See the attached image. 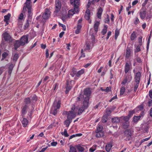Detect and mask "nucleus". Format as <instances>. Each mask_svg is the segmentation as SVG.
I'll return each instance as SVG.
<instances>
[{"label": "nucleus", "instance_id": "f257e3e1", "mask_svg": "<svg viewBox=\"0 0 152 152\" xmlns=\"http://www.w3.org/2000/svg\"><path fill=\"white\" fill-rule=\"evenodd\" d=\"M32 7L31 0H26L25 3L23 5L22 12L24 13H25L27 11V8L28 10V18L29 19L31 18L32 15L31 12L32 10Z\"/></svg>", "mask_w": 152, "mask_h": 152}, {"label": "nucleus", "instance_id": "f03ea898", "mask_svg": "<svg viewBox=\"0 0 152 152\" xmlns=\"http://www.w3.org/2000/svg\"><path fill=\"white\" fill-rule=\"evenodd\" d=\"M91 94V91L89 88H86L84 90V95L80 94L79 97H77L78 101L84 98L83 102H88L89 103L90 96Z\"/></svg>", "mask_w": 152, "mask_h": 152}, {"label": "nucleus", "instance_id": "7ed1b4c3", "mask_svg": "<svg viewBox=\"0 0 152 152\" xmlns=\"http://www.w3.org/2000/svg\"><path fill=\"white\" fill-rule=\"evenodd\" d=\"M61 104L60 100H55L54 101L51 108V112L52 114L55 115L57 113L60 107Z\"/></svg>", "mask_w": 152, "mask_h": 152}, {"label": "nucleus", "instance_id": "20e7f679", "mask_svg": "<svg viewBox=\"0 0 152 152\" xmlns=\"http://www.w3.org/2000/svg\"><path fill=\"white\" fill-rule=\"evenodd\" d=\"M71 4L73 6L75 11L77 13L79 12V7L80 4V0H70Z\"/></svg>", "mask_w": 152, "mask_h": 152}, {"label": "nucleus", "instance_id": "39448f33", "mask_svg": "<svg viewBox=\"0 0 152 152\" xmlns=\"http://www.w3.org/2000/svg\"><path fill=\"white\" fill-rule=\"evenodd\" d=\"M77 112L69 111L67 112L64 111L63 113V114L65 115H67V118L68 119L72 120V119L74 118L76 115Z\"/></svg>", "mask_w": 152, "mask_h": 152}, {"label": "nucleus", "instance_id": "423d86ee", "mask_svg": "<svg viewBox=\"0 0 152 152\" xmlns=\"http://www.w3.org/2000/svg\"><path fill=\"white\" fill-rule=\"evenodd\" d=\"M2 36L5 41L9 43H11L12 42V37L7 32H5L3 33Z\"/></svg>", "mask_w": 152, "mask_h": 152}, {"label": "nucleus", "instance_id": "0eeeda50", "mask_svg": "<svg viewBox=\"0 0 152 152\" xmlns=\"http://www.w3.org/2000/svg\"><path fill=\"white\" fill-rule=\"evenodd\" d=\"M83 106L80 107L78 110L77 113L78 115L81 114L84 111V110L86 109L88 107L89 104L88 103L83 101Z\"/></svg>", "mask_w": 152, "mask_h": 152}, {"label": "nucleus", "instance_id": "6e6552de", "mask_svg": "<svg viewBox=\"0 0 152 152\" xmlns=\"http://www.w3.org/2000/svg\"><path fill=\"white\" fill-rule=\"evenodd\" d=\"M28 35H26L23 36L20 39V42L21 46H23L28 43Z\"/></svg>", "mask_w": 152, "mask_h": 152}, {"label": "nucleus", "instance_id": "1a4fd4ad", "mask_svg": "<svg viewBox=\"0 0 152 152\" xmlns=\"http://www.w3.org/2000/svg\"><path fill=\"white\" fill-rule=\"evenodd\" d=\"M132 77L130 74L125 75V78L121 83L123 85H125L127 82H129L132 80Z\"/></svg>", "mask_w": 152, "mask_h": 152}, {"label": "nucleus", "instance_id": "9d476101", "mask_svg": "<svg viewBox=\"0 0 152 152\" xmlns=\"http://www.w3.org/2000/svg\"><path fill=\"white\" fill-rule=\"evenodd\" d=\"M61 8V2L59 0H57L56 1V10L54 12L57 13L59 12Z\"/></svg>", "mask_w": 152, "mask_h": 152}, {"label": "nucleus", "instance_id": "9b49d317", "mask_svg": "<svg viewBox=\"0 0 152 152\" xmlns=\"http://www.w3.org/2000/svg\"><path fill=\"white\" fill-rule=\"evenodd\" d=\"M141 75V73L140 72H138L136 73L135 75L134 79L136 83H140Z\"/></svg>", "mask_w": 152, "mask_h": 152}, {"label": "nucleus", "instance_id": "f8f14e48", "mask_svg": "<svg viewBox=\"0 0 152 152\" xmlns=\"http://www.w3.org/2000/svg\"><path fill=\"white\" fill-rule=\"evenodd\" d=\"M50 12L48 9H46L45 12L42 15L43 18L45 19H48L50 16Z\"/></svg>", "mask_w": 152, "mask_h": 152}, {"label": "nucleus", "instance_id": "ddd939ff", "mask_svg": "<svg viewBox=\"0 0 152 152\" xmlns=\"http://www.w3.org/2000/svg\"><path fill=\"white\" fill-rule=\"evenodd\" d=\"M90 11L89 9H87L86 11V14L85 15V19L88 20L90 18Z\"/></svg>", "mask_w": 152, "mask_h": 152}, {"label": "nucleus", "instance_id": "4468645a", "mask_svg": "<svg viewBox=\"0 0 152 152\" xmlns=\"http://www.w3.org/2000/svg\"><path fill=\"white\" fill-rule=\"evenodd\" d=\"M78 13H77L74 9V8L73 9H72L69 10L68 12V16L69 17H70V16H72L75 13L77 14Z\"/></svg>", "mask_w": 152, "mask_h": 152}, {"label": "nucleus", "instance_id": "2eb2a0df", "mask_svg": "<svg viewBox=\"0 0 152 152\" xmlns=\"http://www.w3.org/2000/svg\"><path fill=\"white\" fill-rule=\"evenodd\" d=\"M102 12L103 10L102 8L101 7H100L98 9V11L97 13V17L99 18L100 19L101 18Z\"/></svg>", "mask_w": 152, "mask_h": 152}, {"label": "nucleus", "instance_id": "dca6fc26", "mask_svg": "<svg viewBox=\"0 0 152 152\" xmlns=\"http://www.w3.org/2000/svg\"><path fill=\"white\" fill-rule=\"evenodd\" d=\"M140 14L141 18L142 19H144L146 16V11L145 10H142L140 11Z\"/></svg>", "mask_w": 152, "mask_h": 152}, {"label": "nucleus", "instance_id": "f3484780", "mask_svg": "<svg viewBox=\"0 0 152 152\" xmlns=\"http://www.w3.org/2000/svg\"><path fill=\"white\" fill-rule=\"evenodd\" d=\"M21 122L23 126L24 127H26L28 124V120L26 118H23Z\"/></svg>", "mask_w": 152, "mask_h": 152}, {"label": "nucleus", "instance_id": "a211bd4d", "mask_svg": "<svg viewBox=\"0 0 152 152\" xmlns=\"http://www.w3.org/2000/svg\"><path fill=\"white\" fill-rule=\"evenodd\" d=\"M21 45V43L19 40H16L14 45L15 50H16Z\"/></svg>", "mask_w": 152, "mask_h": 152}, {"label": "nucleus", "instance_id": "6ab92c4d", "mask_svg": "<svg viewBox=\"0 0 152 152\" xmlns=\"http://www.w3.org/2000/svg\"><path fill=\"white\" fill-rule=\"evenodd\" d=\"M11 16V14L9 13L7 15L4 16V21L6 22V24H8V20H9Z\"/></svg>", "mask_w": 152, "mask_h": 152}, {"label": "nucleus", "instance_id": "aec40b11", "mask_svg": "<svg viewBox=\"0 0 152 152\" xmlns=\"http://www.w3.org/2000/svg\"><path fill=\"white\" fill-rule=\"evenodd\" d=\"M131 54V50L129 48H127L126 49L125 57L128 58L130 56Z\"/></svg>", "mask_w": 152, "mask_h": 152}, {"label": "nucleus", "instance_id": "412c9836", "mask_svg": "<svg viewBox=\"0 0 152 152\" xmlns=\"http://www.w3.org/2000/svg\"><path fill=\"white\" fill-rule=\"evenodd\" d=\"M112 146V145L111 143H107L105 146L106 151L107 152H109L110 151Z\"/></svg>", "mask_w": 152, "mask_h": 152}, {"label": "nucleus", "instance_id": "4be33fe9", "mask_svg": "<svg viewBox=\"0 0 152 152\" xmlns=\"http://www.w3.org/2000/svg\"><path fill=\"white\" fill-rule=\"evenodd\" d=\"M120 118H119L118 117H114L112 119V122L113 123H117L120 122Z\"/></svg>", "mask_w": 152, "mask_h": 152}, {"label": "nucleus", "instance_id": "5701e85b", "mask_svg": "<svg viewBox=\"0 0 152 152\" xmlns=\"http://www.w3.org/2000/svg\"><path fill=\"white\" fill-rule=\"evenodd\" d=\"M27 107L28 106L26 105H25L23 107L22 110V113L23 117V115H24L26 113V110Z\"/></svg>", "mask_w": 152, "mask_h": 152}, {"label": "nucleus", "instance_id": "b1692460", "mask_svg": "<svg viewBox=\"0 0 152 152\" xmlns=\"http://www.w3.org/2000/svg\"><path fill=\"white\" fill-rule=\"evenodd\" d=\"M84 70L83 69H81V70L79 71L76 74V76L77 77H80L81 75H82L84 73Z\"/></svg>", "mask_w": 152, "mask_h": 152}, {"label": "nucleus", "instance_id": "393cba45", "mask_svg": "<svg viewBox=\"0 0 152 152\" xmlns=\"http://www.w3.org/2000/svg\"><path fill=\"white\" fill-rule=\"evenodd\" d=\"M96 137H101L103 136L104 134L102 131L96 132Z\"/></svg>", "mask_w": 152, "mask_h": 152}, {"label": "nucleus", "instance_id": "a878e982", "mask_svg": "<svg viewBox=\"0 0 152 152\" xmlns=\"http://www.w3.org/2000/svg\"><path fill=\"white\" fill-rule=\"evenodd\" d=\"M130 66L129 64L127 63H126L125 66V72L127 73L129 70Z\"/></svg>", "mask_w": 152, "mask_h": 152}, {"label": "nucleus", "instance_id": "bb28decb", "mask_svg": "<svg viewBox=\"0 0 152 152\" xmlns=\"http://www.w3.org/2000/svg\"><path fill=\"white\" fill-rule=\"evenodd\" d=\"M81 28L82 25L81 24L77 25V29L75 31V33L76 34H77L80 33Z\"/></svg>", "mask_w": 152, "mask_h": 152}, {"label": "nucleus", "instance_id": "cd10ccee", "mask_svg": "<svg viewBox=\"0 0 152 152\" xmlns=\"http://www.w3.org/2000/svg\"><path fill=\"white\" fill-rule=\"evenodd\" d=\"M76 147L79 151L83 152L84 150L85 149L83 147L79 145H76Z\"/></svg>", "mask_w": 152, "mask_h": 152}, {"label": "nucleus", "instance_id": "c85d7f7f", "mask_svg": "<svg viewBox=\"0 0 152 152\" xmlns=\"http://www.w3.org/2000/svg\"><path fill=\"white\" fill-rule=\"evenodd\" d=\"M71 122L72 120H70V119H67V120L65 121L64 124L66 126V127H68Z\"/></svg>", "mask_w": 152, "mask_h": 152}, {"label": "nucleus", "instance_id": "c756f323", "mask_svg": "<svg viewBox=\"0 0 152 152\" xmlns=\"http://www.w3.org/2000/svg\"><path fill=\"white\" fill-rule=\"evenodd\" d=\"M68 82H69V81L67 80L66 81V83L67 87H66V89L65 91V93L66 94H67L68 93L69 91L71 89V86H68Z\"/></svg>", "mask_w": 152, "mask_h": 152}, {"label": "nucleus", "instance_id": "7c9ffc66", "mask_svg": "<svg viewBox=\"0 0 152 152\" xmlns=\"http://www.w3.org/2000/svg\"><path fill=\"white\" fill-rule=\"evenodd\" d=\"M129 117L127 116L125 117H121L120 118V119H123V122H129Z\"/></svg>", "mask_w": 152, "mask_h": 152}, {"label": "nucleus", "instance_id": "2f4dec72", "mask_svg": "<svg viewBox=\"0 0 152 152\" xmlns=\"http://www.w3.org/2000/svg\"><path fill=\"white\" fill-rule=\"evenodd\" d=\"M13 67L14 66L13 64H11L10 65L8 70V73L10 75L11 74Z\"/></svg>", "mask_w": 152, "mask_h": 152}, {"label": "nucleus", "instance_id": "473e14b6", "mask_svg": "<svg viewBox=\"0 0 152 152\" xmlns=\"http://www.w3.org/2000/svg\"><path fill=\"white\" fill-rule=\"evenodd\" d=\"M69 152H77V151L75 147L71 145Z\"/></svg>", "mask_w": 152, "mask_h": 152}, {"label": "nucleus", "instance_id": "72a5a7b5", "mask_svg": "<svg viewBox=\"0 0 152 152\" xmlns=\"http://www.w3.org/2000/svg\"><path fill=\"white\" fill-rule=\"evenodd\" d=\"M122 123H123L122 125L123 126V127H124V128L125 129H126L129 126V122H122Z\"/></svg>", "mask_w": 152, "mask_h": 152}, {"label": "nucleus", "instance_id": "f704fd0d", "mask_svg": "<svg viewBox=\"0 0 152 152\" xmlns=\"http://www.w3.org/2000/svg\"><path fill=\"white\" fill-rule=\"evenodd\" d=\"M24 102L26 105L30 104L31 102L30 99L29 97L26 98L24 99Z\"/></svg>", "mask_w": 152, "mask_h": 152}, {"label": "nucleus", "instance_id": "c9c22d12", "mask_svg": "<svg viewBox=\"0 0 152 152\" xmlns=\"http://www.w3.org/2000/svg\"><path fill=\"white\" fill-rule=\"evenodd\" d=\"M99 25V23L98 22H96L94 25V28L95 31L97 32L98 31V27Z\"/></svg>", "mask_w": 152, "mask_h": 152}, {"label": "nucleus", "instance_id": "e433bc0d", "mask_svg": "<svg viewBox=\"0 0 152 152\" xmlns=\"http://www.w3.org/2000/svg\"><path fill=\"white\" fill-rule=\"evenodd\" d=\"M119 34V30L118 29H116L115 30V39H117V37Z\"/></svg>", "mask_w": 152, "mask_h": 152}, {"label": "nucleus", "instance_id": "4c0bfd02", "mask_svg": "<svg viewBox=\"0 0 152 152\" xmlns=\"http://www.w3.org/2000/svg\"><path fill=\"white\" fill-rule=\"evenodd\" d=\"M140 118L141 116H134L133 118V121L134 122H137L138 120H140Z\"/></svg>", "mask_w": 152, "mask_h": 152}, {"label": "nucleus", "instance_id": "58836bf2", "mask_svg": "<svg viewBox=\"0 0 152 152\" xmlns=\"http://www.w3.org/2000/svg\"><path fill=\"white\" fill-rule=\"evenodd\" d=\"M131 39L132 40H133L136 37V34L135 32L134 31L133 33L131 34Z\"/></svg>", "mask_w": 152, "mask_h": 152}, {"label": "nucleus", "instance_id": "ea45409f", "mask_svg": "<svg viewBox=\"0 0 152 152\" xmlns=\"http://www.w3.org/2000/svg\"><path fill=\"white\" fill-rule=\"evenodd\" d=\"M82 135V134H73L72 135L70 136L69 139H72L73 138L78 136H80Z\"/></svg>", "mask_w": 152, "mask_h": 152}, {"label": "nucleus", "instance_id": "a19ab883", "mask_svg": "<svg viewBox=\"0 0 152 152\" xmlns=\"http://www.w3.org/2000/svg\"><path fill=\"white\" fill-rule=\"evenodd\" d=\"M125 133L126 136H130L132 134L130 131L128 129L126 130L125 132Z\"/></svg>", "mask_w": 152, "mask_h": 152}, {"label": "nucleus", "instance_id": "79ce46f5", "mask_svg": "<svg viewBox=\"0 0 152 152\" xmlns=\"http://www.w3.org/2000/svg\"><path fill=\"white\" fill-rule=\"evenodd\" d=\"M125 91V88L124 87H122L120 89V95H123Z\"/></svg>", "mask_w": 152, "mask_h": 152}, {"label": "nucleus", "instance_id": "37998d69", "mask_svg": "<svg viewBox=\"0 0 152 152\" xmlns=\"http://www.w3.org/2000/svg\"><path fill=\"white\" fill-rule=\"evenodd\" d=\"M103 128V126L102 125H98L96 129V132L102 131Z\"/></svg>", "mask_w": 152, "mask_h": 152}, {"label": "nucleus", "instance_id": "c03bdc74", "mask_svg": "<svg viewBox=\"0 0 152 152\" xmlns=\"http://www.w3.org/2000/svg\"><path fill=\"white\" fill-rule=\"evenodd\" d=\"M61 134L62 135H64L65 137H68L69 136V135L67 134V130L65 129L64 132H62Z\"/></svg>", "mask_w": 152, "mask_h": 152}, {"label": "nucleus", "instance_id": "a18cd8bd", "mask_svg": "<svg viewBox=\"0 0 152 152\" xmlns=\"http://www.w3.org/2000/svg\"><path fill=\"white\" fill-rule=\"evenodd\" d=\"M8 55V54L6 52H4L2 53V58H1V60H3L4 59L6 58Z\"/></svg>", "mask_w": 152, "mask_h": 152}, {"label": "nucleus", "instance_id": "49530a36", "mask_svg": "<svg viewBox=\"0 0 152 152\" xmlns=\"http://www.w3.org/2000/svg\"><path fill=\"white\" fill-rule=\"evenodd\" d=\"M19 56L18 55V54H15L13 57V61H16L18 58Z\"/></svg>", "mask_w": 152, "mask_h": 152}, {"label": "nucleus", "instance_id": "de8ad7c7", "mask_svg": "<svg viewBox=\"0 0 152 152\" xmlns=\"http://www.w3.org/2000/svg\"><path fill=\"white\" fill-rule=\"evenodd\" d=\"M29 21L28 20H27L26 21V23L24 25V28L25 29H26V28H27L29 26Z\"/></svg>", "mask_w": 152, "mask_h": 152}, {"label": "nucleus", "instance_id": "09e8293b", "mask_svg": "<svg viewBox=\"0 0 152 152\" xmlns=\"http://www.w3.org/2000/svg\"><path fill=\"white\" fill-rule=\"evenodd\" d=\"M107 18H105L104 22L105 23H109L110 21V17L109 16L107 15Z\"/></svg>", "mask_w": 152, "mask_h": 152}, {"label": "nucleus", "instance_id": "8fccbe9b", "mask_svg": "<svg viewBox=\"0 0 152 152\" xmlns=\"http://www.w3.org/2000/svg\"><path fill=\"white\" fill-rule=\"evenodd\" d=\"M76 74V71L75 70H73L70 73V75L72 77H74Z\"/></svg>", "mask_w": 152, "mask_h": 152}, {"label": "nucleus", "instance_id": "3c124183", "mask_svg": "<svg viewBox=\"0 0 152 152\" xmlns=\"http://www.w3.org/2000/svg\"><path fill=\"white\" fill-rule=\"evenodd\" d=\"M77 109L75 108V105H73L71 108L72 110L71 111H73V112H77Z\"/></svg>", "mask_w": 152, "mask_h": 152}, {"label": "nucleus", "instance_id": "603ef678", "mask_svg": "<svg viewBox=\"0 0 152 152\" xmlns=\"http://www.w3.org/2000/svg\"><path fill=\"white\" fill-rule=\"evenodd\" d=\"M102 91H105L106 92H108L110 91V88L107 87L105 89H102Z\"/></svg>", "mask_w": 152, "mask_h": 152}, {"label": "nucleus", "instance_id": "864d4df0", "mask_svg": "<svg viewBox=\"0 0 152 152\" xmlns=\"http://www.w3.org/2000/svg\"><path fill=\"white\" fill-rule=\"evenodd\" d=\"M5 67H0V75L2 74L4 70Z\"/></svg>", "mask_w": 152, "mask_h": 152}, {"label": "nucleus", "instance_id": "5fc2aeb1", "mask_svg": "<svg viewBox=\"0 0 152 152\" xmlns=\"http://www.w3.org/2000/svg\"><path fill=\"white\" fill-rule=\"evenodd\" d=\"M136 84L134 86V91L135 92L138 87L139 83H136Z\"/></svg>", "mask_w": 152, "mask_h": 152}, {"label": "nucleus", "instance_id": "6e6d98bb", "mask_svg": "<svg viewBox=\"0 0 152 152\" xmlns=\"http://www.w3.org/2000/svg\"><path fill=\"white\" fill-rule=\"evenodd\" d=\"M59 24L60 26H61L63 28V30L64 31H65L66 29V26L65 25L61 24L59 23Z\"/></svg>", "mask_w": 152, "mask_h": 152}, {"label": "nucleus", "instance_id": "4d7b16f0", "mask_svg": "<svg viewBox=\"0 0 152 152\" xmlns=\"http://www.w3.org/2000/svg\"><path fill=\"white\" fill-rule=\"evenodd\" d=\"M140 46H138L137 47L136 49L135 50V52L136 53L138 52L140 50Z\"/></svg>", "mask_w": 152, "mask_h": 152}, {"label": "nucleus", "instance_id": "13d9d810", "mask_svg": "<svg viewBox=\"0 0 152 152\" xmlns=\"http://www.w3.org/2000/svg\"><path fill=\"white\" fill-rule=\"evenodd\" d=\"M143 109V107L142 105H140L137 108V110H141Z\"/></svg>", "mask_w": 152, "mask_h": 152}, {"label": "nucleus", "instance_id": "bf43d9fd", "mask_svg": "<svg viewBox=\"0 0 152 152\" xmlns=\"http://www.w3.org/2000/svg\"><path fill=\"white\" fill-rule=\"evenodd\" d=\"M135 60L137 61V62L140 63L142 62L141 59L138 57H137L135 59Z\"/></svg>", "mask_w": 152, "mask_h": 152}, {"label": "nucleus", "instance_id": "052dcab7", "mask_svg": "<svg viewBox=\"0 0 152 152\" xmlns=\"http://www.w3.org/2000/svg\"><path fill=\"white\" fill-rule=\"evenodd\" d=\"M101 3L100 4V6L101 7H104L105 2V0H101Z\"/></svg>", "mask_w": 152, "mask_h": 152}, {"label": "nucleus", "instance_id": "680f3d73", "mask_svg": "<svg viewBox=\"0 0 152 152\" xmlns=\"http://www.w3.org/2000/svg\"><path fill=\"white\" fill-rule=\"evenodd\" d=\"M23 12L21 13L19 16V19L20 20H22L23 18Z\"/></svg>", "mask_w": 152, "mask_h": 152}, {"label": "nucleus", "instance_id": "e2e57ef3", "mask_svg": "<svg viewBox=\"0 0 152 152\" xmlns=\"http://www.w3.org/2000/svg\"><path fill=\"white\" fill-rule=\"evenodd\" d=\"M107 32V28H105L102 31V34L104 35Z\"/></svg>", "mask_w": 152, "mask_h": 152}, {"label": "nucleus", "instance_id": "0e129e2a", "mask_svg": "<svg viewBox=\"0 0 152 152\" xmlns=\"http://www.w3.org/2000/svg\"><path fill=\"white\" fill-rule=\"evenodd\" d=\"M37 97L36 96H34L33 97L32 99V102H34V101H36L37 100Z\"/></svg>", "mask_w": 152, "mask_h": 152}, {"label": "nucleus", "instance_id": "69168bd1", "mask_svg": "<svg viewBox=\"0 0 152 152\" xmlns=\"http://www.w3.org/2000/svg\"><path fill=\"white\" fill-rule=\"evenodd\" d=\"M57 144V142H53L51 143V144L52 146H56Z\"/></svg>", "mask_w": 152, "mask_h": 152}, {"label": "nucleus", "instance_id": "338daca9", "mask_svg": "<svg viewBox=\"0 0 152 152\" xmlns=\"http://www.w3.org/2000/svg\"><path fill=\"white\" fill-rule=\"evenodd\" d=\"M90 49V45L89 43H87L86 44V47L85 50H89Z\"/></svg>", "mask_w": 152, "mask_h": 152}, {"label": "nucleus", "instance_id": "774afa93", "mask_svg": "<svg viewBox=\"0 0 152 152\" xmlns=\"http://www.w3.org/2000/svg\"><path fill=\"white\" fill-rule=\"evenodd\" d=\"M149 96L150 98H152V90H151L149 91Z\"/></svg>", "mask_w": 152, "mask_h": 152}]
</instances>
